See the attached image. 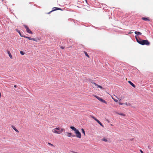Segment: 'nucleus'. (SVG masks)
<instances>
[{
    "mask_svg": "<svg viewBox=\"0 0 153 153\" xmlns=\"http://www.w3.org/2000/svg\"><path fill=\"white\" fill-rule=\"evenodd\" d=\"M135 37L137 42L139 44L142 45H150V42L147 40H141L140 39V40H139L137 39L136 36H135Z\"/></svg>",
    "mask_w": 153,
    "mask_h": 153,
    "instance_id": "1",
    "label": "nucleus"
},
{
    "mask_svg": "<svg viewBox=\"0 0 153 153\" xmlns=\"http://www.w3.org/2000/svg\"><path fill=\"white\" fill-rule=\"evenodd\" d=\"M65 130L64 128H60L59 127H56L52 130V131L54 133L60 134L62 133L63 131H65Z\"/></svg>",
    "mask_w": 153,
    "mask_h": 153,
    "instance_id": "2",
    "label": "nucleus"
},
{
    "mask_svg": "<svg viewBox=\"0 0 153 153\" xmlns=\"http://www.w3.org/2000/svg\"><path fill=\"white\" fill-rule=\"evenodd\" d=\"M75 133L76 134V137L78 138H81V134L79 132V131L78 130H77L75 132Z\"/></svg>",
    "mask_w": 153,
    "mask_h": 153,
    "instance_id": "3",
    "label": "nucleus"
},
{
    "mask_svg": "<svg viewBox=\"0 0 153 153\" xmlns=\"http://www.w3.org/2000/svg\"><path fill=\"white\" fill-rule=\"evenodd\" d=\"M24 26L25 28L26 29V30L28 33L31 34H33L32 32L30 30L29 28V27L27 25H24Z\"/></svg>",
    "mask_w": 153,
    "mask_h": 153,
    "instance_id": "4",
    "label": "nucleus"
},
{
    "mask_svg": "<svg viewBox=\"0 0 153 153\" xmlns=\"http://www.w3.org/2000/svg\"><path fill=\"white\" fill-rule=\"evenodd\" d=\"M60 10L61 11L62 10L60 8L57 7H54L53 8L52 10H51V11L50 12H49L48 13L50 14L52 12H53V11L56 10Z\"/></svg>",
    "mask_w": 153,
    "mask_h": 153,
    "instance_id": "5",
    "label": "nucleus"
},
{
    "mask_svg": "<svg viewBox=\"0 0 153 153\" xmlns=\"http://www.w3.org/2000/svg\"><path fill=\"white\" fill-rule=\"evenodd\" d=\"M91 117L96 121L101 126L103 127H104L103 125L95 117L93 116H92Z\"/></svg>",
    "mask_w": 153,
    "mask_h": 153,
    "instance_id": "6",
    "label": "nucleus"
},
{
    "mask_svg": "<svg viewBox=\"0 0 153 153\" xmlns=\"http://www.w3.org/2000/svg\"><path fill=\"white\" fill-rule=\"evenodd\" d=\"M66 133L67 134H66V135L68 137H70L71 136H72V137H74L75 136L74 135H72V134L71 133L67 132Z\"/></svg>",
    "mask_w": 153,
    "mask_h": 153,
    "instance_id": "7",
    "label": "nucleus"
},
{
    "mask_svg": "<svg viewBox=\"0 0 153 153\" xmlns=\"http://www.w3.org/2000/svg\"><path fill=\"white\" fill-rule=\"evenodd\" d=\"M7 53L8 54L9 56L10 57L11 59H12L13 58V57H12V55H11L10 51H7Z\"/></svg>",
    "mask_w": 153,
    "mask_h": 153,
    "instance_id": "8",
    "label": "nucleus"
},
{
    "mask_svg": "<svg viewBox=\"0 0 153 153\" xmlns=\"http://www.w3.org/2000/svg\"><path fill=\"white\" fill-rule=\"evenodd\" d=\"M99 100L104 103L105 104L107 103L106 102L105 100L102 99L101 98H100Z\"/></svg>",
    "mask_w": 153,
    "mask_h": 153,
    "instance_id": "9",
    "label": "nucleus"
},
{
    "mask_svg": "<svg viewBox=\"0 0 153 153\" xmlns=\"http://www.w3.org/2000/svg\"><path fill=\"white\" fill-rule=\"evenodd\" d=\"M142 19L144 21H149V19L148 18L142 17Z\"/></svg>",
    "mask_w": 153,
    "mask_h": 153,
    "instance_id": "10",
    "label": "nucleus"
},
{
    "mask_svg": "<svg viewBox=\"0 0 153 153\" xmlns=\"http://www.w3.org/2000/svg\"><path fill=\"white\" fill-rule=\"evenodd\" d=\"M128 82L133 87H134V88L135 87V85L131 81H128Z\"/></svg>",
    "mask_w": 153,
    "mask_h": 153,
    "instance_id": "11",
    "label": "nucleus"
},
{
    "mask_svg": "<svg viewBox=\"0 0 153 153\" xmlns=\"http://www.w3.org/2000/svg\"><path fill=\"white\" fill-rule=\"evenodd\" d=\"M74 131V132L76 131L77 129H76L74 127V126H71L70 127Z\"/></svg>",
    "mask_w": 153,
    "mask_h": 153,
    "instance_id": "12",
    "label": "nucleus"
},
{
    "mask_svg": "<svg viewBox=\"0 0 153 153\" xmlns=\"http://www.w3.org/2000/svg\"><path fill=\"white\" fill-rule=\"evenodd\" d=\"M12 128H13V129L16 132L19 133V131L14 126H12Z\"/></svg>",
    "mask_w": 153,
    "mask_h": 153,
    "instance_id": "13",
    "label": "nucleus"
},
{
    "mask_svg": "<svg viewBox=\"0 0 153 153\" xmlns=\"http://www.w3.org/2000/svg\"><path fill=\"white\" fill-rule=\"evenodd\" d=\"M134 33L135 34H136L138 35H141L142 34V33L140 32H137L136 31L134 32Z\"/></svg>",
    "mask_w": 153,
    "mask_h": 153,
    "instance_id": "14",
    "label": "nucleus"
},
{
    "mask_svg": "<svg viewBox=\"0 0 153 153\" xmlns=\"http://www.w3.org/2000/svg\"><path fill=\"white\" fill-rule=\"evenodd\" d=\"M84 53L85 54V56H87L88 58H90V57H89V56L88 55V54L86 52L84 51Z\"/></svg>",
    "mask_w": 153,
    "mask_h": 153,
    "instance_id": "15",
    "label": "nucleus"
},
{
    "mask_svg": "<svg viewBox=\"0 0 153 153\" xmlns=\"http://www.w3.org/2000/svg\"><path fill=\"white\" fill-rule=\"evenodd\" d=\"M117 114H119L121 116H125L126 115L125 114L122 113H117Z\"/></svg>",
    "mask_w": 153,
    "mask_h": 153,
    "instance_id": "16",
    "label": "nucleus"
},
{
    "mask_svg": "<svg viewBox=\"0 0 153 153\" xmlns=\"http://www.w3.org/2000/svg\"><path fill=\"white\" fill-rule=\"evenodd\" d=\"M16 30L17 31V32L19 33V35H20V36H22V37H24V36H22L21 35V33L20 32V31L18 30Z\"/></svg>",
    "mask_w": 153,
    "mask_h": 153,
    "instance_id": "17",
    "label": "nucleus"
},
{
    "mask_svg": "<svg viewBox=\"0 0 153 153\" xmlns=\"http://www.w3.org/2000/svg\"><path fill=\"white\" fill-rule=\"evenodd\" d=\"M81 130H82V132L84 136H85V131L84 129L83 128H82Z\"/></svg>",
    "mask_w": 153,
    "mask_h": 153,
    "instance_id": "18",
    "label": "nucleus"
},
{
    "mask_svg": "<svg viewBox=\"0 0 153 153\" xmlns=\"http://www.w3.org/2000/svg\"><path fill=\"white\" fill-rule=\"evenodd\" d=\"M23 37L26 38L28 39H29L30 40H31V38L30 37H26V36H24Z\"/></svg>",
    "mask_w": 153,
    "mask_h": 153,
    "instance_id": "19",
    "label": "nucleus"
},
{
    "mask_svg": "<svg viewBox=\"0 0 153 153\" xmlns=\"http://www.w3.org/2000/svg\"><path fill=\"white\" fill-rule=\"evenodd\" d=\"M20 53L22 55H24L25 54L22 51H20Z\"/></svg>",
    "mask_w": 153,
    "mask_h": 153,
    "instance_id": "20",
    "label": "nucleus"
},
{
    "mask_svg": "<svg viewBox=\"0 0 153 153\" xmlns=\"http://www.w3.org/2000/svg\"><path fill=\"white\" fill-rule=\"evenodd\" d=\"M112 97L115 102H118V101L117 100L114 98Z\"/></svg>",
    "mask_w": 153,
    "mask_h": 153,
    "instance_id": "21",
    "label": "nucleus"
},
{
    "mask_svg": "<svg viewBox=\"0 0 153 153\" xmlns=\"http://www.w3.org/2000/svg\"><path fill=\"white\" fill-rule=\"evenodd\" d=\"M95 97H96L97 99H98L99 100L100 99V97H99L96 96H95Z\"/></svg>",
    "mask_w": 153,
    "mask_h": 153,
    "instance_id": "22",
    "label": "nucleus"
},
{
    "mask_svg": "<svg viewBox=\"0 0 153 153\" xmlns=\"http://www.w3.org/2000/svg\"><path fill=\"white\" fill-rule=\"evenodd\" d=\"M95 97H96L97 99H98L99 100L100 99V97H99L96 96H95Z\"/></svg>",
    "mask_w": 153,
    "mask_h": 153,
    "instance_id": "23",
    "label": "nucleus"
},
{
    "mask_svg": "<svg viewBox=\"0 0 153 153\" xmlns=\"http://www.w3.org/2000/svg\"><path fill=\"white\" fill-rule=\"evenodd\" d=\"M95 97H96L97 99H98L99 100L100 99V97H99L96 96H95Z\"/></svg>",
    "mask_w": 153,
    "mask_h": 153,
    "instance_id": "24",
    "label": "nucleus"
},
{
    "mask_svg": "<svg viewBox=\"0 0 153 153\" xmlns=\"http://www.w3.org/2000/svg\"><path fill=\"white\" fill-rule=\"evenodd\" d=\"M97 87L99 88H100L101 89L102 88V87L101 86H100V85H97Z\"/></svg>",
    "mask_w": 153,
    "mask_h": 153,
    "instance_id": "25",
    "label": "nucleus"
},
{
    "mask_svg": "<svg viewBox=\"0 0 153 153\" xmlns=\"http://www.w3.org/2000/svg\"><path fill=\"white\" fill-rule=\"evenodd\" d=\"M102 140L104 141H105V142H107L108 140L106 139H105V138H104L102 139Z\"/></svg>",
    "mask_w": 153,
    "mask_h": 153,
    "instance_id": "26",
    "label": "nucleus"
},
{
    "mask_svg": "<svg viewBox=\"0 0 153 153\" xmlns=\"http://www.w3.org/2000/svg\"><path fill=\"white\" fill-rule=\"evenodd\" d=\"M31 40H33L34 41H36V42L37 41L35 39H34V38H31Z\"/></svg>",
    "mask_w": 153,
    "mask_h": 153,
    "instance_id": "27",
    "label": "nucleus"
},
{
    "mask_svg": "<svg viewBox=\"0 0 153 153\" xmlns=\"http://www.w3.org/2000/svg\"><path fill=\"white\" fill-rule=\"evenodd\" d=\"M48 144L51 146H53V145L52 144H51L49 143H48Z\"/></svg>",
    "mask_w": 153,
    "mask_h": 153,
    "instance_id": "28",
    "label": "nucleus"
},
{
    "mask_svg": "<svg viewBox=\"0 0 153 153\" xmlns=\"http://www.w3.org/2000/svg\"><path fill=\"white\" fill-rule=\"evenodd\" d=\"M93 84L95 85V86H97V85H98L96 83H95L94 82V83H93Z\"/></svg>",
    "mask_w": 153,
    "mask_h": 153,
    "instance_id": "29",
    "label": "nucleus"
},
{
    "mask_svg": "<svg viewBox=\"0 0 153 153\" xmlns=\"http://www.w3.org/2000/svg\"><path fill=\"white\" fill-rule=\"evenodd\" d=\"M60 48H62V49H63L64 48V47H62V46H61L60 47Z\"/></svg>",
    "mask_w": 153,
    "mask_h": 153,
    "instance_id": "30",
    "label": "nucleus"
},
{
    "mask_svg": "<svg viewBox=\"0 0 153 153\" xmlns=\"http://www.w3.org/2000/svg\"><path fill=\"white\" fill-rule=\"evenodd\" d=\"M119 104L120 105H122L123 104L122 103H120V102H119Z\"/></svg>",
    "mask_w": 153,
    "mask_h": 153,
    "instance_id": "31",
    "label": "nucleus"
},
{
    "mask_svg": "<svg viewBox=\"0 0 153 153\" xmlns=\"http://www.w3.org/2000/svg\"><path fill=\"white\" fill-rule=\"evenodd\" d=\"M140 152H141V153H143V151L142 150H140Z\"/></svg>",
    "mask_w": 153,
    "mask_h": 153,
    "instance_id": "32",
    "label": "nucleus"
},
{
    "mask_svg": "<svg viewBox=\"0 0 153 153\" xmlns=\"http://www.w3.org/2000/svg\"><path fill=\"white\" fill-rule=\"evenodd\" d=\"M86 2L87 3V0H85Z\"/></svg>",
    "mask_w": 153,
    "mask_h": 153,
    "instance_id": "33",
    "label": "nucleus"
},
{
    "mask_svg": "<svg viewBox=\"0 0 153 153\" xmlns=\"http://www.w3.org/2000/svg\"><path fill=\"white\" fill-rule=\"evenodd\" d=\"M14 87H15V88H16V85H14Z\"/></svg>",
    "mask_w": 153,
    "mask_h": 153,
    "instance_id": "34",
    "label": "nucleus"
},
{
    "mask_svg": "<svg viewBox=\"0 0 153 153\" xmlns=\"http://www.w3.org/2000/svg\"><path fill=\"white\" fill-rule=\"evenodd\" d=\"M125 104L126 105H128L127 104V103L126 102L125 103Z\"/></svg>",
    "mask_w": 153,
    "mask_h": 153,
    "instance_id": "35",
    "label": "nucleus"
},
{
    "mask_svg": "<svg viewBox=\"0 0 153 153\" xmlns=\"http://www.w3.org/2000/svg\"><path fill=\"white\" fill-rule=\"evenodd\" d=\"M1 97V93H0V97Z\"/></svg>",
    "mask_w": 153,
    "mask_h": 153,
    "instance_id": "36",
    "label": "nucleus"
},
{
    "mask_svg": "<svg viewBox=\"0 0 153 153\" xmlns=\"http://www.w3.org/2000/svg\"><path fill=\"white\" fill-rule=\"evenodd\" d=\"M128 105H130V104H128Z\"/></svg>",
    "mask_w": 153,
    "mask_h": 153,
    "instance_id": "37",
    "label": "nucleus"
},
{
    "mask_svg": "<svg viewBox=\"0 0 153 153\" xmlns=\"http://www.w3.org/2000/svg\"><path fill=\"white\" fill-rule=\"evenodd\" d=\"M93 83H94V82H91V83L93 84Z\"/></svg>",
    "mask_w": 153,
    "mask_h": 153,
    "instance_id": "38",
    "label": "nucleus"
},
{
    "mask_svg": "<svg viewBox=\"0 0 153 153\" xmlns=\"http://www.w3.org/2000/svg\"><path fill=\"white\" fill-rule=\"evenodd\" d=\"M93 83H94V82H91V83L93 84Z\"/></svg>",
    "mask_w": 153,
    "mask_h": 153,
    "instance_id": "39",
    "label": "nucleus"
},
{
    "mask_svg": "<svg viewBox=\"0 0 153 153\" xmlns=\"http://www.w3.org/2000/svg\"><path fill=\"white\" fill-rule=\"evenodd\" d=\"M119 99V100H121V99Z\"/></svg>",
    "mask_w": 153,
    "mask_h": 153,
    "instance_id": "40",
    "label": "nucleus"
}]
</instances>
